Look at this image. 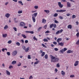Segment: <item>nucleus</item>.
I'll list each match as a JSON object with an SVG mask.
<instances>
[{
    "label": "nucleus",
    "mask_w": 79,
    "mask_h": 79,
    "mask_svg": "<svg viewBox=\"0 0 79 79\" xmlns=\"http://www.w3.org/2000/svg\"><path fill=\"white\" fill-rule=\"evenodd\" d=\"M50 57L51 58V62H56L58 61L59 60V59L54 57L52 55H50Z\"/></svg>",
    "instance_id": "1"
},
{
    "label": "nucleus",
    "mask_w": 79,
    "mask_h": 79,
    "mask_svg": "<svg viewBox=\"0 0 79 79\" xmlns=\"http://www.w3.org/2000/svg\"><path fill=\"white\" fill-rule=\"evenodd\" d=\"M63 31V30L62 29H61L60 30L58 31H56V35L59 34L60 33H62V32Z\"/></svg>",
    "instance_id": "2"
},
{
    "label": "nucleus",
    "mask_w": 79,
    "mask_h": 79,
    "mask_svg": "<svg viewBox=\"0 0 79 79\" xmlns=\"http://www.w3.org/2000/svg\"><path fill=\"white\" fill-rule=\"evenodd\" d=\"M17 51L15 50L12 53V56H15L16 55H17Z\"/></svg>",
    "instance_id": "3"
},
{
    "label": "nucleus",
    "mask_w": 79,
    "mask_h": 79,
    "mask_svg": "<svg viewBox=\"0 0 79 79\" xmlns=\"http://www.w3.org/2000/svg\"><path fill=\"white\" fill-rule=\"evenodd\" d=\"M58 5L60 8H62L64 6V5L62 4L61 2H58Z\"/></svg>",
    "instance_id": "4"
},
{
    "label": "nucleus",
    "mask_w": 79,
    "mask_h": 79,
    "mask_svg": "<svg viewBox=\"0 0 79 79\" xmlns=\"http://www.w3.org/2000/svg\"><path fill=\"white\" fill-rule=\"evenodd\" d=\"M5 16L7 18H8L10 16V15L9 13H7L5 14Z\"/></svg>",
    "instance_id": "5"
},
{
    "label": "nucleus",
    "mask_w": 79,
    "mask_h": 79,
    "mask_svg": "<svg viewBox=\"0 0 79 79\" xmlns=\"http://www.w3.org/2000/svg\"><path fill=\"white\" fill-rule=\"evenodd\" d=\"M20 25L21 27H24L26 26V24L24 22H21L20 23Z\"/></svg>",
    "instance_id": "6"
},
{
    "label": "nucleus",
    "mask_w": 79,
    "mask_h": 79,
    "mask_svg": "<svg viewBox=\"0 0 79 79\" xmlns=\"http://www.w3.org/2000/svg\"><path fill=\"white\" fill-rule=\"evenodd\" d=\"M79 64V61H75V63H74V65L75 66H77Z\"/></svg>",
    "instance_id": "7"
},
{
    "label": "nucleus",
    "mask_w": 79,
    "mask_h": 79,
    "mask_svg": "<svg viewBox=\"0 0 79 79\" xmlns=\"http://www.w3.org/2000/svg\"><path fill=\"white\" fill-rule=\"evenodd\" d=\"M6 73L8 75H10V72L7 70L6 71Z\"/></svg>",
    "instance_id": "8"
},
{
    "label": "nucleus",
    "mask_w": 79,
    "mask_h": 79,
    "mask_svg": "<svg viewBox=\"0 0 79 79\" xmlns=\"http://www.w3.org/2000/svg\"><path fill=\"white\" fill-rule=\"evenodd\" d=\"M73 53V51L72 50H69L67 52V53L68 54L72 53Z\"/></svg>",
    "instance_id": "9"
},
{
    "label": "nucleus",
    "mask_w": 79,
    "mask_h": 79,
    "mask_svg": "<svg viewBox=\"0 0 79 79\" xmlns=\"http://www.w3.org/2000/svg\"><path fill=\"white\" fill-rule=\"evenodd\" d=\"M71 3L69 2H67V7H71Z\"/></svg>",
    "instance_id": "10"
},
{
    "label": "nucleus",
    "mask_w": 79,
    "mask_h": 79,
    "mask_svg": "<svg viewBox=\"0 0 79 79\" xmlns=\"http://www.w3.org/2000/svg\"><path fill=\"white\" fill-rule=\"evenodd\" d=\"M32 20H33V21L34 23L35 22V17H34V16H32Z\"/></svg>",
    "instance_id": "11"
},
{
    "label": "nucleus",
    "mask_w": 79,
    "mask_h": 79,
    "mask_svg": "<svg viewBox=\"0 0 79 79\" xmlns=\"http://www.w3.org/2000/svg\"><path fill=\"white\" fill-rule=\"evenodd\" d=\"M30 48V47H27V48L25 50V52H28L29 51V50Z\"/></svg>",
    "instance_id": "12"
},
{
    "label": "nucleus",
    "mask_w": 79,
    "mask_h": 79,
    "mask_svg": "<svg viewBox=\"0 0 79 79\" xmlns=\"http://www.w3.org/2000/svg\"><path fill=\"white\" fill-rule=\"evenodd\" d=\"M61 73L63 76H64L65 75V72H64V71L62 70L61 71Z\"/></svg>",
    "instance_id": "13"
},
{
    "label": "nucleus",
    "mask_w": 79,
    "mask_h": 79,
    "mask_svg": "<svg viewBox=\"0 0 79 79\" xmlns=\"http://www.w3.org/2000/svg\"><path fill=\"white\" fill-rule=\"evenodd\" d=\"M16 61H13L11 62V64L13 65L15 64L16 63Z\"/></svg>",
    "instance_id": "14"
},
{
    "label": "nucleus",
    "mask_w": 79,
    "mask_h": 79,
    "mask_svg": "<svg viewBox=\"0 0 79 79\" xmlns=\"http://www.w3.org/2000/svg\"><path fill=\"white\" fill-rule=\"evenodd\" d=\"M37 14H38L37 13H34L33 14V15H32V16H33H33H34V17H35L37 16Z\"/></svg>",
    "instance_id": "15"
},
{
    "label": "nucleus",
    "mask_w": 79,
    "mask_h": 79,
    "mask_svg": "<svg viewBox=\"0 0 79 79\" xmlns=\"http://www.w3.org/2000/svg\"><path fill=\"white\" fill-rule=\"evenodd\" d=\"M44 12H45L47 14H48L50 12V10H44Z\"/></svg>",
    "instance_id": "16"
},
{
    "label": "nucleus",
    "mask_w": 79,
    "mask_h": 79,
    "mask_svg": "<svg viewBox=\"0 0 79 79\" xmlns=\"http://www.w3.org/2000/svg\"><path fill=\"white\" fill-rule=\"evenodd\" d=\"M67 27L68 29H71L72 28V25H69Z\"/></svg>",
    "instance_id": "17"
},
{
    "label": "nucleus",
    "mask_w": 79,
    "mask_h": 79,
    "mask_svg": "<svg viewBox=\"0 0 79 79\" xmlns=\"http://www.w3.org/2000/svg\"><path fill=\"white\" fill-rule=\"evenodd\" d=\"M43 28V27H40L38 28V29H37V30L39 31H40V30H41V29Z\"/></svg>",
    "instance_id": "18"
},
{
    "label": "nucleus",
    "mask_w": 79,
    "mask_h": 79,
    "mask_svg": "<svg viewBox=\"0 0 79 79\" xmlns=\"http://www.w3.org/2000/svg\"><path fill=\"white\" fill-rule=\"evenodd\" d=\"M8 28V25H6L4 27V29L5 30L7 29Z\"/></svg>",
    "instance_id": "19"
},
{
    "label": "nucleus",
    "mask_w": 79,
    "mask_h": 79,
    "mask_svg": "<svg viewBox=\"0 0 79 79\" xmlns=\"http://www.w3.org/2000/svg\"><path fill=\"white\" fill-rule=\"evenodd\" d=\"M18 13L19 14H22L23 13V10H18Z\"/></svg>",
    "instance_id": "20"
},
{
    "label": "nucleus",
    "mask_w": 79,
    "mask_h": 79,
    "mask_svg": "<svg viewBox=\"0 0 79 79\" xmlns=\"http://www.w3.org/2000/svg\"><path fill=\"white\" fill-rule=\"evenodd\" d=\"M46 22V20L45 19H42V22L43 23H45Z\"/></svg>",
    "instance_id": "21"
},
{
    "label": "nucleus",
    "mask_w": 79,
    "mask_h": 79,
    "mask_svg": "<svg viewBox=\"0 0 79 79\" xmlns=\"http://www.w3.org/2000/svg\"><path fill=\"white\" fill-rule=\"evenodd\" d=\"M7 34H3L2 35L3 37L6 38L7 37Z\"/></svg>",
    "instance_id": "22"
},
{
    "label": "nucleus",
    "mask_w": 79,
    "mask_h": 79,
    "mask_svg": "<svg viewBox=\"0 0 79 79\" xmlns=\"http://www.w3.org/2000/svg\"><path fill=\"white\" fill-rule=\"evenodd\" d=\"M58 45H60L61 46H63L64 45V44L63 43H59L58 44Z\"/></svg>",
    "instance_id": "23"
},
{
    "label": "nucleus",
    "mask_w": 79,
    "mask_h": 79,
    "mask_svg": "<svg viewBox=\"0 0 79 79\" xmlns=\"http://www.w3.org/2000/svg\"><path fill=\"white\" fill-rule=\"evenodd\" d=\"M60 52L61 53H62V54L64 53V52L63 51V49H62L61 50H60Z\"/></svg>",
    "instance_id": "24"
},
{
    "label": "nucleus",
    "mask_w": 79,
    "mask_h": 79,
    "mask_svg": "<svg viewBox=\"0 0 79 79\" xmlns=\"http://www.w3.org/2000/svg\"><path fill=\"white\" fill-rule=\"evenodd\" d=\"M18 3H20L21 4V5L22 6L23 5V2H22V1H19L18 2Z\"/></svg>",
    "instance_id": "25"
},
{
    "label": "nucleus",
    "mask_w": 79,
    "mask_h": 79,
    "mask_svg": "<svg viewBox=\"0 0 79 79\" xmlns=\"http://www.w3.org/2000/svg\"><path fill=\"white\" fill-rule=\"evenodd\" d=\"M76 18V16L75 15H73L72 17V19H74Z\"/></svg>",
    "instance_id": "26"
},
{
    "label": "nucleus",
    "mask_w": 79,
    "mask_h": 79,
    "mask_svg": "<svg viewBox=\"0 0 79 79\" xmlns=\"http://www.w3.org/2000/svg\"><path fill=\"white\" fill-rule=\"evenodd\" d=\"M66 11V10H60V13H63V12H65Z\"/></svg>",
    "instance_id": "27"
},
{
    "label": "nucleus",
    "mask_w": 79,
    "mask_h": 79,
    "mask_svg": "<svg viewBox=\"0 0 79 79\" xmlns=\"http://www.w3.org/2000/svg\"><path fill=\"white\" fill-rule=\"evenodd\" d=\"M59 18L60 19H64V18L61 16H60L59 17Z\"/></svg>",
    "instance_id": "28"
},
{
    "label": "nucleus",
    "mask_w": 79,
    "mask_h": 79,
    "mask_svg": "<svg viewBox=\"0 0 79 79\" xmlns=\"http://www.w3.org/2000/svg\"><path fill=\"white\" fill-rule=\"evenodd\" d=\"M22 37H23V38H24V39H26V38H27V36L24 34H22Z\"/></svg>",
    "instance_id": "29"
},
{
    "label": "nucleus",
    "mask_w": 79,
    "mask_h": 79,
    "mask_svg": "<svg viewBox=\"0 0 79 79\" xmlns=\"http://www.w3.org/2000/svg\"><path fill=\"white\" fill-rule=\"evenodd\" d=\"M45 55V52H43L41 54V56H43Z\"/></svg>",
    "instance_id": "30"
},
{
    "label": "nucleus",
    "mask_w": 79,
    "mask_h": 79,
    "mask_svg": "<svg viewBox=\"0 0 79 79\" xmlns=\"http://www.w3.org/2000/svg\"><path fill=\"white\" fill-rule=\"evenodd\" d=\"M21 65V62H19L17 64V66H20Z\"/></svg>",
    "instance_id": "31"
},
{
    "label": "nucleus",
    "mask_w": 79,
    "mask_h": 79,
    "mask_svg": "<svg viewBox=\"0 0 79 79\" xmlns=\"http://www.w3.org/2000/svg\"><path fill=\"white\" fill-rule=\"evenodd\" d=\"M57 16H58V14L57 13H55L53 15V16L54 17H56Z\"/></svg>",
    "instance_id": "32"
},
{
    "label": "nucleus",
    "mask_w": 79,
    "mask_h": 79,
    "mask_svg": "<svg viewBox=\"0 0 79 79\" xmlns=\"http://www.w3.org/2000/svg\"><path fill=\"white\" fill-rule=\"evenodd\" d=\"M12 42V41L11 40H9L7 42V43L9 44H10Z\"/></svg>",
    "instance_id": "33"
},
{
    "label": "nucleus",
    "mask_w": 79,
    "mask_h": 79,
    "mask_svg": "<svg viewBox=\"0 0 79 79\" xmlns=\"http://www.w3.org/2000/svg\"><path fill=\"white\" fill-rule=\"evenodd\" d=\"M43 41L44 42H48V40L47 39H43Z\"/></svg>",
    "instance_id": "34"
},
{
    "label": "nucleus",
    "mask_w": 79,
    "mask_h": 79,
    "mask_svg": "<svg viewBox=\"0 0 79 79\" xmlns=\"http://www.w3.org/2000/svg\"><path fill=\"white\" fill-rule=\"evenodd\" d=\"M13 68V66L12 65H10L9 67V69H11Z\"/></svg>",
    "instance_id": "35"
},
{
    "label": "nucleus",
    "mask_w": 79,
    "mask_h": 79,
    "mask_svg": "<svg viewBox=\"0 0 79 79\" xmlns=\"http://www.w3.org/2000/svg\"><path fill=\"white\" fill-rule=\"evenodd\" d=\"M40 62V61L39 60H38V61H37L36 62H35V63H34V64H38V63Z\"/></svg>",
    "instance_id": "36"
},
{
    "label": "nucleus",
    "mask_w": 79,
    "mask_h": 79,
    "mask_svg": "<svg viewBox=\"0 0 79 79\" xmlns=\"http://www.w3.org/2000/svg\"><path fill=\"white\" fill-rule=\"evenodd\" d=\"M45 58L46 59H47L48 58V55L47 54H46L44 56Z\"/></svg>",
    "instance_id": "37"
},
{
    "label": "nucleus",
    "mask_w": 79,
    "mask_h": 79,
    "mask_svg": "<svg viewBox=\"0 0 79 79\" xmlns=\"http://www.w3.org/2000/svg\"><path fill=\"white\" fill-rule=\"evenodd\" d=\"M56 67L58 68H59L60 67V64L59 63H58L57 64H56Z\"/></svg>",
    "instance_id": "38"
},
{
    "label": "nucleus",
    "mask_w": 79,
    "mask_h": 79,
    "mask_svg": "<svg viewBox=\"0 0 79 79\" xmlns=\"http://www.w3.org/2000/svg\"><path fill=\"white\" fill-rule=\"evenodd\" d=\"M13 29L15 30V31H16V32L17 31V29L15 27H13Z\"/></svg>",
    "instance_id": "39"
},
{
    "label": "nucleus",
    "mask_w": 79,
    "mask_h": 79,
    "mask_svg": "<svg viewBox=\"0 0 79 79\" xmlns=\"http://www.w3.org/2000/svg\"><path fill=\"white\" fill-rule=\"evenodd\" d=\"M67 50L66 48H64L63 49V52H65V51H67Z\"/></svg>",
    "instance_id": "40"
},
{
    "label": "nucleus",
    "mask_w": 79,
    "mask_h": 79,
    "mask_svg": "<svg viewBox=\"0 0 79 79\" xmlns=\"http://www.w3.org/2000/svg\"><path fill=\"white\" fill-rule=\"evenodd\" d=\"M76 44L77 45H79V40H77V41L76 42Z\"/></svg>",
    "instance_id": "41"
},
{
    "label": "nucleus",
    "mask_w": 79,
    "mask_h": 79,
    "mask_svg": "<svg viewBox=\"0 0 79 79\" xmlns=\"http://www.w3.org/2000/svg\"><path fill=\"white\" fill-rule=\"evenodd\" d=\"M6 54H7V55H8V56H10V52H7Z\"/></svg>",
    "instance_id": "42"
},
{
    "label": "nucleus",
    "mask_w": 79,
    "mask_h": 79,
    "mask_svg": "<svg viewBox=\"0 0 79 79\" xmlns=\"http://www.w3.org/2000/svg\"><path fill=\"white\" fill-rule=\"evenodd\" d=\"M42 45L43 46V47H44L45 48H46L47 47L46 46V45H45L44 44H42Z\"/></svg>",
    "instance_id": "43"
},
{
    "label": "nucleus",
    "mask_w": 79,
    "mask_h": 79,
    "mask_svg": "<svg viewBox=\"0 0 79 79\" xmlns=\"http://www.w3.org/2000/svg\"><path fill=\"white\" fill-rule=\"evenodd\" d=\"M54 49V50L56 51H57L59 50V49L58 48H55Z\"/></svg>",
    "instance_id": "44"
},
{
    "label": "nucleus",
    "mask_w": 79,
    "mask_h": 79,
    "mask_svg": "<svg viewBox=\"0 0 79 79\" xmlns=\"http://www.w3.org/2000/svg\"><path fill=\"white\" fill-rule=\"evenodd\" d=\"M50 32L48 31V30H47L46 31H45V33H50Z\"/></svg>",
    "instance_id": "45"
},
{
    "label": "nucleus",
    "mask_w": 79,
    "mask_h": 79,
    "mask_svg": "<svg viewBox=\"0 0 79 79\" xmlns=\"http://www.w3.org/2000/svg\"><path fill=\"white\" fill-rule=\"evenodd\" d=\"M54 22L55 23H59V22L58 21H57V20H54Z\"/></svg>",
    "instance_id": "46"
},
{
    "label": "nucleus",
    "mask_w": 79,
    "mask_h": 79,
    "mask_svg": "<svg viewBox=\"0 0 79 79\" xmlns=\"http://www.w3.org/2000/svg\"><path fill=\"white\" fill-rule=\"evenodd\" d=\"M53 26H54V24H51L50 25V28H52V27H53Z\"/></svg>",
    "instance_id": "47"
},
{
    "label": "nucleus",
    "mask_w": 79,
    "mask_h": 79,
    "mask_svg": "<svg viewBox=\"0 0 79 79\" xmlns=\"http://www.w3.org/2000/svg\"><path fill=\"white\" fill-rule=\"evenodd\" d=\"M76 36H77V37H79V32H77L76 34Z\"/></svg>",
    "instance_id": "48"
},
{
    "label": "nucleus",
    "mask_w": 79,
    "mask_h": 79,
    "mask_svg": "<svg viewBox=\"0 0 79 79\" xmlns=\"http://www.w3.org/2000/svg\"><path fill=\"white\" fill-rule=\"evenodd\" d=\"M34 8L36 9H37L38 8V6H35L34 7Z\"/></svg>",
    "instance_id": "49"
},
{
    "label": "nucleus",
    "mask_w": 79,
    "mask_h": 79,
    "mask_svg": "<svg viewBox=\"0 0 79 79\" xmlns=\"http://www.w3.org/2000/svg\"><path fill=\"white\" fill-rule=\"evenodd\" d=\"M16 44L18 46H19L20 45V44L19 42H17L16 43Z\"/></svg>",
    "instance_id": "50"
},
{
    "label": "nucleus",
    "mask_w": 79,
    "mask_h": 79,
    "mask_svg": "<svg viewBox=\"0 0 79 79\" xmlns=\"http://www.w3.org/2000/svg\"><path fill=\"white\" fill-rule=\"evenodd\" d=\"M29 33H30L31 34H34V32L33 31H29Z\"/></svg>",
    "instance_id": "51"
},
{
    "label": "nucleus",
    "mask_w": 79,
    "mask_h": 79,
    "mask_svg": "<svg viewBox=\"0 0 79 79\" xmlns=\"http://www.w3.org/2000/svg\"><path fill=\"white\" fill-rule=\"evenodd\" d=\"M28 59H31V55H28Z\"/></svg>",
    "instance_id": "52"
},
{
    "label": "nucleus",
    "mask_w": 79,
    "mask_h": 79,
    "mask_svg": "<svg viewBox=\"0 0 79 79\" xmlns=\"http://www.w3.org/2000/svg\"><path fill=\"white\" fill-rule=\"evenodd\" d=\"M75 76L73 75H72L70 76V77L71 78H73Z\"/></svg>",
    "instance_id": "53"
},
{
    "label": "nucleus",
    "mask_w": 79,
    "mask_h": 79,
    "mask_svg": "<svg viewBox=\"0 0 79 79\" xmlns=\"http://www.w3.org/2000/svg\"><path fill=\"white\" fill-rule=\"evenodd\" d=\"M21 41L22 42V43L23 44H24V40H21Z\"/></svg>",
    "instance_id": "54"
},
{
    "label": "nucleus",
    "mask_w": 79,
    "mask_h": 79,
    "mask_svg": "<svg viewBox=\"0 0 79 79\" xmlns=\"http://www.w3.org/2000/svg\"><path fill=\"white\" fill-rule=\"evenodd\" d=\"M33 39L35 40H36V41H37V39L35 38V36H34L33 37Z\"/></svg>",
    "instance_id": "55"
},
{
    "label": "nucleus",
    "mask_w": 79,
    "mask_h": 79,
    "mask_svg": "<svg viewBox=\"0 0 79 79\" xmlns=\"http://www.w3.org/2000/svg\"><path fill=\"white\" fill-rule=\"evenodd\" d=\"M53 44L55 45H56L57 44V42H54Z\"/></svg>",
    "instance_id": "56"
},
{
    "label": "nucleus",
    "mask_w": 79,
    "mask_h": 79,
    "mask_svg": "<svg viewBox=\"0 0 79 79\" xmlns=\"http://www.w3.org/2000/svg\"><path fill=\"white\" fill-rule=\"evenodd\" d=\"M23 50H26V48L25 46H23Z\"/></svg>",
    "instance_id": "57"
},
{
    "label": "nucleus",
    "mask_w": 79,
    "mask_h": 79,
    "mask_svg": "<svg viewBox=\"0 0 79 79\" xmlns=\"http://www.w3.org/2000/svg\"><path fill=\"white\" fill-rule=\"evenodd\" d=\"M54 27L55 28H56V24H54Z\"/></svg>",
    "instance_id": "58"
},
{
    "label": "nucleus",
    "mask_w": 79,
    "mask_h": 79,
    "mask_svg": "<svg viewBox=\"0 0 79 79\" xmlns=\"http://www.w3.org/2000/svg\"><path fill=\"white\" fill-rule=\"evenodd\" d=\"M62 2H67V1L66 0H62Z\"/></svg>",
    "instance_id": "59"
},
{
    "label": "nucleus",
    "mask_w": 79,
    "mask_h": 79,
    "mask_svg": "<svg viewBox=\"0 0 79 79\" xmlns=\"http://www.w3.org/2000/svg\"><path fill=\"white\" fill-rule=\"evenodd\" d=\"M33 79V77L32 76H30V77H29V79Z\"/></svg>",
    "instance_id": "60"
},
{
    "label": "nucleus",
    "mask_w": 79,
    "mask_h": 79,
    "mask_svg": "<svg viewBox=\"0 0 79 79\" xmlns=\"http://www.w3.org/2000/svg\"><path fill=\"white\" fill-rule=\"evenodd\" d=\"M16 18H14V21H15L16 23L18 22V20H17V21H16Z\"/></svg>",
    "instance_id": "61"
},
{
    "label": "nucleus",
    "mask_w": 79,
    "mask_h": 79,
    "mask_svg": "<svg viewBox=\"0 0 79 79\" xmlns=\"http://www.w3.org/2000/svg\"><path fill=\"white\" fill-rule=\"evenodd\" d=\"M28 42V41L27 40H25V43H27Z\"/></svg>",
    "instance_id": "62"
},
{
    "label": "nucleus",
    "mask_w": 79,
    "mask_h": 79,
    "mask_svg": "<svg viewBox=\"0 0 79 79\" xmlns=\"http://www.w3.org/2000/svg\"><path fill=\"white\" fill-rule=\"evenodd\" d=\"M66 15L67 16H69L70 15V14L69 13H68L67 14H66Z\"/></svg>",
    "instance_id": "63"
},
{
    "label": "nucleus",
    "mask_w": 79,
    "mask_h": 79,
    "mask_svg": "<svg viewBox=\"0 0 79 79\" xmlns=\"http://www.w3.org/2000/svg\"><path fill=\"white\" fill-rule=\"evenodd\" d=\"M56 11L57 12H60V10H56Z\"/></svg>",
    "instance_id": "64"
}]
</instances>
